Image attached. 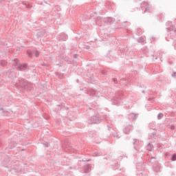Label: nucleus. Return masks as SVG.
<instances>
[{"instance_id":"1","label":"nucleus","mask_w":176,"mask_h":176,"mask_svg":"<svg viewBox=\"0 0 176 176\" xmlns=\"http://www.w3.org/2000/svg\"><path fill=\"white\" fill-rule=\"evenodd\" d=\"M172 160H173V162H175V160H176V154H174V155L172 156Z\"/></svg>"},{"instance_id":"2","label":"nucleus","mask_w":176,"mask_h":176,"mask_svg":"<svg viewBox=\"0 0 176 176\" xmlns=\"http://www.w3.org/2000/svg\"><path fill=\"white\" fill-rule=\"evenodd\" d=\"M162 118H163V114L162 113H160L158 115V119H162Z\"/></svg>"}]
</instances>
